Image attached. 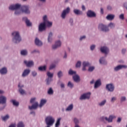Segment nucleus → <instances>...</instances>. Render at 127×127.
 Listing matches in <instances>:
<instances>
[{"instance_id": "obj_1", "label": "nucleus", "mask_w": 127, "mask_h": 127, "mask_svg": "<svg viewBox=\"0 0 127 127\" xmlns=\"http://www.w3.org/2000/svg\"><path fill=\"white\" fill-rule=\"evenodd\" d=\"M20 8H21V4L19 3L12 4L9 6V9L10 10H15L14 14H15V15L21 14Z\"/></svg>"}, {"instance_id": "obj_2", "label": "nucleus", "mask_w": 127, "mask_h": 127, "mask_svg": "<svg viewBox=\"0 0 127 127\" xmlns=\"http://www.w3.org/2000/svg\"><path fill=\"white\" fill-rule=\"evenodd\" d=\"M12 41L13 43H19L21 41L20 33L18 31H14L12 33Z\"/></svg>"}, {"instance_id": "obj_3", "label": "nucleus", "mask_w": 127, "mask_h": 127, "mask_svg": "<svg viewBox=\"0 0 127 127\" xmlns=\"http://www.w3.org/2000/svg\"><path fill=\"white\" fill-rule=\"evenodd\" d=\"M45 123L46 125H48L49 126H53L55 123V118L51 115H49L46 117L45 119Z\"/></svg>"}, {"instance_id": "obj_4", "label": "nucleus", "mask_w": 127, "mask_h": 127, "mask_svg": "<svg viewBox=\"0 0 127 127\" xmlns=\"http://www.w3.org/2000/svg\"><path fill=\"white\" fill-rule=\"evenodd\" d=\"M70 11H71V9L69 7H67L65 9L63 10L61 14L62 19H66L67 15L70 13Z\"/></svg>"}, {"instance_id": "obj_5", "label": "nucleus", "mask_w": 127, "mask_h": 127, "mask_svg": "<svg viewBox=\"0 0 127 127\" xmlns=\"http://www.w3.org/2000/svg\"><path fill=\"white\" fill-rule=\"evenodd\" d=\"M36 100V98L34 97L31 99L30 102L31 104H33L31 106H29V110H36L38 107V102H35Z\"/></svg>"}, {"instance_id": "obj_6", "label": "nucleus", "mask_w": 127, "mask_h": 127, "mask_svg": "<svg viewBox=\"0 0 127 127\" xmlns=\"http://www.w3.org/2000/svg\"><path fill=\"white\" fill-rule=\"evenodd\" d=\"M100 119L102 121H104V120H105L106 122H108L109 123H111L113 122L114 119H117V116H116V115H111L109 116V117L103 116L101 117Z\"/></svg>"}, {"instance_id": "obj_7", "label": "nucleus", "mask_w": 127, "mask_h": 127, "mask_svg": "<svg viewBox=\"0 0 127 127\" xmlns=\"http://www.w3.org/2000/svg\"><path fill=\"white\" fill-rule=\"evenodd\" d=\"M20 11L21 13H25V14H30V10L29 9V6L24 5L21 7Z\"/></svg>"}, {"instance_id": "obj_8", "label": "nucleus", "mask_w": 127, "mask_h": 127, "mask_svg": "<svg viewBox=\"0 0 127 127\" xmlns=\"http://www.w3.org/2000/svg\"><path fill=\"white\" fill-rule=\"evenodd\" d=\"M106 89L108 92L110 93H113L115 91V85L113 83H108L106 85Z\"/></svg>"}, {"instance_id": "obj_9", "label": "nucleus", "mask_w": 127, "mask_h": 127, "mask_svg": "<svg viewBox=\"0 0 127 127\" xmlns=\"http://www.w3.org/2000/svg\"><path fill=\"white\" fill-rule=\"evenodd\" d=\"M61 45H62V43L61 42V41H56L55 44L52 46V50H56V49L59 48V47H61Z\"/></svg>"}, {"instance_id": "obj_10", "label": "nucleus", "mask_w": 127, "mask_h": 127, "mask_svg": "<svg viewBox=\"0 0 127 127\" xmlns=\"http://www.w3.org/2000/svg\"><path fill=\"white\" fill-rule=\"evenodd\" d=\"M98 28L99 30L103 31L104 32H108L109 31V27H108L106 25L103 24H100L98 26Z\"/></svg>"}, {"instance_id": "obj_11", "label": "nucleus", "mask_w": 127, "mask_h": 127, "mask_svg": "<svg viewBox=\"0 0 127 127\" xmlns=\"http://www.w3.org/2000/svg\"><path fill=\"white\" fill-rule=\"evenodd\" d=\"M91 97V92H87L81 95L79 98V100H89Z\"/></svg>"}, {"instance_id": "obj_12", "label": "nucleus", "mask_w": 127, "mask_h": 127, "mask_svg": "<svg viewBox=\"0 0 127 127\" xmlns=\"http://www.w3.org/2000/svg\"><path fill=\"white\" fill-rule=\"evenodd\" d=\"M127 65H118L117 66L114 67V71L115 72H118V71H120V70H122V69H127Z\"/></svg>"}, {"instance_id": "obj_13", "label": "nucleus", "mask_w": 127, "mask_h": 127, "mask_svg": "<svg viewBox=\"0 0 127 127\" xmlns=\"http://www.w3.org/2000/svg\"><path fill=\"white\" fill-rule=\"evenodd\" d=\"M7 98L4 95L0 96V105H5Z\"/></svg>"}, {"instance_id": "obj_14", "label": "nucleus", "mask_w": 127, "mask_h": 127, "mask_svg": "<svg viewBox=\"0 0 127 127\" xmlns=\"http://www.w3.org/2000/svg\"><path fill=\"white\" fill-rule=\"evenodd\" d=\"M46 29V24L45 23H41L39 25V31L42 32Z\"/></svg>"}, {"instance_id": "obj_15", "label": "nucleus", "mask_w": 127, "mask_h": 127, "mask_svg": "<svg viewBox=\"0 0 127 127\" xmlns=\"http://www.w3.org/2000/svg\"><path fill=\"white\" fill-rule=\"evenodd\" d=\"M24 63L25 64L26 66L27 67H28L29 68H30L31 67H32V66L34 65V63L32 61H24Z\"/></svg>"}, {"instance_id": "obj_16", "label": "nucleus", "mask_w": 127, "mask_h": 127, "mask_svg": "<svg viewBox=\"0 0 127 127\" xmlns=\"http://www.w3.org/2000/svg\"><path fill=\"white\" fill-rule=\"evenodd\" d=\"M23 21H24L27 26H32V23L28 19L27 17H23L22 18Z\"/></svg>"}, {"instance_id": "obj_17", "label": "nucleus", "mask_w": 127, "mask_h": 127, "mask_svg": "<svg viewBox=\"0 0 127 127\" xmlns=\"http://www.w3.org/2000/svg\"><path fill=\"white\" fill-rule=\"evenodd\" d=\"M30 73V69L27 68L24 70L22 73V77L23 78H25V77H27L28 75Z\"/></svg>"}, {"instance_id": "obj_18", "label": "nucleus", "mask_w": 127, "mask_h": 127, "mask_svg": "<svg viewBox=\"0 0 127 127\" xmlns=\"http://www.w3.org/2000/svg\"><path fill=\"white\" fill-rule=\"evenodd\" d=\"M102 85V81L100 79H97L95 83H94V89H98V88H99V87H101Z\"/></svg>"}, {"instance_id": "obj_19", "label": "nucleus", "mask_w": 127, "mask_h": 127, "mask_svg": "<svg viewBox=\"0 0 127 127\" xmlns=\"http://www.w3.org/2000/svg\"><path fill=\"white\" fill-rule=\"evenodd\" d=\"M100 51H101L102 53H104V54H108L110 52V50L107 46H103L101 47Z\"/></svg>"}, {"instance_id": "obj_20", "label": "nucleus", "mask_w": 127, "mask_h": 127, "mask_svg": "<svg viewBox=\"0 0 127 127\" xmlns=\"http://www.w3.org/2000/svg\"><path fill=\"white\" fill-rule=\"evenodd\" d=\"M88 17H96V13H95V12L91 10H89L86 13Z\"/></svg>"}, {"instance_id": "obj_21", "label": "nucleus", "mask_w": 127, "mask_h": 127, "mask_svg": "<svg viewBox=\"0 0 127 127\" xmlns=\"http://www.w3.org/2000/svg\"><path fill=\"white\" fill-rule=\"evenodd\" d=\"M0 74L1 75H6V74H7V68L6 67H3L0 68Z\"/></svg>"}, {"instance_id": "obj_22", "label": "nucleus", "mask_w": 127, "mask_h": 127, "mask_svg": "<svg viewBox=\"0 0 127 127\" xmlns=\"http://www.w3.org/2000/svg\"><path fill=\"white\" fill-rule=\"evenodd\" d=\"M35 44H36L37 46L41 47L42 46V45H43V43H42V42L40 40H39V39H38V38H36L35 40Z\"/></svg>"}, {"instance_id": "obj_23", "label": "nucleus", "mask_w": 127, "mask_h": 127, "mask_svg": "<svg viewBox=\"0 0 127 127\" xmlns=\"http://www.w3.org/2000/svg\"><path fill=\"white\" fill-rule=\"evenodd\" d=\"M90 65V64L88 62H83L82 63V71H86L87 69L86 67H88V66Z\"/></svg>"}, {"instance_id": "obj_24", "label": "nucleus", "mask_w": 127, "mask_h": 127, "mask_svg": "<svg viewBox=\"0 0 127 127\" xmlns=\"http://www.w3.org/2000/svg\"><path fill=\"white\" fill-rule=\"evenodd\" d=\"M73 12L74 14L76 15H83V11L78 9H73Z\"/></svg>"}, {"instance_id": "obj_25", "label": "nucleus", "mask_w": 127, "mask_h": 127, "mask_svg": "<svg viewBox=\"0 0 127 127\" xmlns=\"http://www.w3.org/2000/svg\"><path fill=\"white\" fill-rule=\"evenodd\" d=\"M53 32H50L49 33V35L48 37V42L49 43H51V42H52V40H53Z\"/></svg>"}, {"instance_id": "obj_26", "label": "nucleus", "mask_w": 127, "mask_h": 127, "mask_svg": "<svg viewBox=\"0 0 127 127\" xmlns=\"http://www.w3.org/2000/svg\"><path fill=\"white\" fill-rule=\"evenodd\" d=\"M53 32H50L49 33V35L48 37V42L49 43H51V42H52V40H53Z\"/></svg>"}, {"instance_id": "obj_27", "label": "nucleus", "mask_w": 127, "mask_h": 127, "mask_svg": "<svg viewBox=\"0 0 127 127\" xmlns=\"http://www.w3.org/2000/svg\"><path fill=\"white\" fill-rule=\"evenodd\" d=\"M74 108V105L73 104H70L66 109V112H71Z\"/></svg>"}, {"instance_id": "obj_28", "label": "nucleus", "mask_w": 127, "mask_h": 127, "mask_svg": "<svg viewBox=\"0 0 127 127\" xmlns=\"http://www.w3.org/2000/svg\"><path fill=\"white\" fill-rule=\"evenodd\" d=\"M73 79L74 82H80V76L77 74H75L73 76Z\"/></svg>"}, {"instance_id": "obj_29", "label": "nucleus", "mask_w": 127, "mask_h": 127, "mask_svg": "<svg viewBox=\"0 0 127 127\" xmlns=\"http://www.w3.org/2000/svg\"><path fill=\"white\" fill-rule=\"evenodd\" d=\"M114 18H115V15L114 14H109L106 16L107 20H113Z\"/></svg>"}, {"instance_id": "obj_30", "label": "nucleus", "mask_w": 127, "mask_h": 127, "mask_svg": "<svg viewBox=\"0 0 127 127\" xmlns=\"http://www.w3.org/2000/svg\"><path fill=\"white\" fill-rule=\"evenodd\" d=\"M67 87L69 89H73L74 88V83L71 81H68L67 84Z\"/></svg>"}, {"instance_id": "obj_31", "label": "nucleus", "mask_w": 127, "mask_h": 127, "mask_svg": "<svg viewBox=\"0 0 127 127\" xmlns=\"http://www.w3.org/2000/svg\"><path fill=\"white\" fill-rule=\"evenodd\" d=\"M20 54L22 56H26L28 54V52H27V50H22L20 51Z\"/></svg>"}, {"instance_id": "obj_32", "label": "nucleus", "mask_w": 127, "mask_h": 127, "mask_svg": "<svg viewBox=\"0 0 127 127\" xmlns=\"http://www.w3.org/2000/svg\"><path fill=\"white\" fill-rule=\"evenodd\" d=\"M47 100L46 99H42L40 101V103L39 105V108H41L44 104L47 103Z\"/></svg>"}, {"instance_id": "obj_33", "label": "nucleus", "mask_w": 127, "mask_h": 127, "mask_svg": "<svg viewBox=\"0 0 127 127\" xmlns=\"http://www.w3.org/2000/svg\"><path fill=\"white\" fill-rule=\"evenodd\" d=\"M107 103V100L105 99L102 101L101 102H99L98 103V106L99 107H104L105 105H106V103Z\"/></svg>"}, {"instance_id": "obj_34", "label": "nucleus", "mask_w": 127, "mask_h": 127, "mask_svg": "<svg viewBox=\"0 0 127 127\" xmlns=\"http://www.w3.org/2000/svg\"><path fill=\"white\" fill-rule=\"evenodd\" d=\"M61 118H58L56 122L55 127H59L61 125Z\"/></svg>"}, {"instance_id": "obj_35", "label": "nucleus", "mask_w": 127, "mask_h": 127, "mask_svg": "<svg viewBox=\"0 0 127 127\" xmlns=\"http://www.w3.org/2000/svg\"><path fill=\"white\" fill-rule=\"evenodd\" d=\"M48 95H52L54 94V91H53V89L52 88H50L47 91Z\"/></svg>"}, {"instance_id": "obj_36", "label": "nucleus", "mask_w": 127, "mask_h": 127, "mask_svg": "<svg viewBox=\"0 0 127 127\" xmlns=\"http://www.w3.org/2000/svg\"><path fill=\"white\" fill-rule=\"evenodd\" d=\"M46 68H47L46 65L41 66L38 67V70L39 71H46Z\"/></svg>"}, {"instance_id": "obj_37", "label": "nucleus", "mask_w": 127, "mask_h": 127, "mask_svg": "<svg viewBox=\"0 0 127 127\" xmlns=\"http://www.w3.org/2000/svg\"><path fill=\"white\" fill-rule=\"evenodd\" d=\"M52 81H53L52 78L48 77V78L46 80L47 85H50Z\"/></svg>"}, {"instance_id": "obj_38", "label": "nucleus", "mask_w": 127, "mask_h": 127, "mask_svg": "<svg viewBox=\"0 0 127 127\" xmlns=\"http://www.w3.org/2000/svg\"><path fill=\"white\" fill-rule=\"evenodd\" d=\"M99 63L100 64H106L107 62H106V60H105V58L102 57L100 58L99 60Z\"/></svg>"}, {"instance_id": "obj_39", "label": "nucleus", "mask_w": 127, "mask_h": 127, "mask_svg": "<svg viewBox=\"0 0 127 127\" xmlns=\"http://www.w3.org/2000/svg\"><path fill=\"white\" fill-rule=\"evenodd\" d=\"M127 101V97L125 96H122L120 98V102L121 103H124Z\"/></svg>"}, {"instance_id": "obj_40", "label": "nucleus", "mask_w": 127, "mask_h": 127, "mask_svg": "<svg viewBox=\"0 0 127 127\" xmlns=\"http://www.w3.org/2000/svg\"><path fill=\"white\" fill-rule=\"evenodd\" d=\"M43 23L46 24V22L48 21V17H47V15H45L43 16Z\"/></svg>"}, {"instance_id": "obj_41", "label": "nucleus", "mask_w": 127, "mask_h": 127, "mask_svg": "<svg viewBox=\"0 0 127 127\" xmlns=\"http://www.w3.org/2000/svg\"><path fill=\"white\" fill-rule=\"evenodd\" d=\"M53 24V23H52V22H49V21H48L46 22V26L47 27H51Z\"/></svg>"}, {"instance_id": "obj_42", "label": "nucleus", "mask_w": 127, "mask_h": 127, "mask_svg": "<svg viewBox=\"0 0 127 127\" xmlns=\"http://www.w3.org/2000/svg\"><path fill=\"white\" fill-rule=\"evenodd\" d=\"M11 103H12L13 105L16 107H17L19 105V103L14 100H11Z\"/></svg>"}, {"instance_id": "obj_43", "label": "nucleus", "mask_w": 127, "mask_h": 127, "mask_svg": "<svg viewBox=\"0 0 127 127\" xmlns=\"http://www.w3.org/2000/svg\"><path fill=\"white\" fill-rule=\"evenodd\" d=\"M54 73H51L50 71H48L47 72V75L48 76V78H53V76H54Z\"/></svg>"}, {"instance_id": "obj_44", "label": "nucleus", "mask_w": 127, "mask_h": 127, "mask_svg": "<svg viewBox=\"0 0 127 127\" xmlns=\"http://www.w3.org/2000/svg\"><path fill=\"white\" fill-rule=\"evenodd\" d=\"M17 127H25L24 123L22 122H19L17 124Z\"/></svg>"}, {"instance_id": "obj_45", "label": "nucleus", "mask_w": 127, "mask_h": 127, "mask_svg": "<svg viewBox=\"0 0 127 127\" xmlns=\"http://www.w3.org/2000/svg\"><path fill=\"white\" fill-rule=\"evenodd\" d=\"M81 64L82 62H81L80 61H78L75 64L76 68H80V67H81Z\"/></svg>"}, {"instance_id": "obj_46", "label": "nucleus", "mask_w": 127, "mask_h": 127, "mask_svg": "<svg viewBox=\"0 0 127 127\" xmlns=\"http://www.w3.org/2000/svg\"><path fill=\"white\" fill-rule=\"evenodd\" d=\"M9 119V115H6L5 116L2 117V120L5 122V121H7Z\"/></svg>"}, {"instance_id": "obj_47", "label": "nucleus", "mask_w": 127, "mask_h": 127, "mask_svg": "<svg viewBox=\"0 0 127 127\" xmlns=\"http://www.w3.org/2000/svg\"><path fill=\"white\" fill-rule=\"evenodd\" d=\"M76 71H73L72 69H69L68 71V74L69 75H76Z\"/></svg>"}, {"instance_id": "obj_48", "label": "nucleus", "mask_w": 127, "mask_h": 127, "mask_svg": "<svg viewBox=\"0 0 127 127\" xmlns=\"http://www.w3.org/2000/svg\"><path fill=\"white\" fill-rule=\"evenodd\" d=\"M115 26H116V25L113 22H111L108 24V27H110V28H115Z\"/></svg>"}, {"instance_id": "obj_49", "label": "nucleus", "mask_w": 127, "mask_h": 127, "mask_svg": "<svg viewBox=\"0 0 127 127\" xmlns=\"http://www.w3.org/2000/svg\"><path fill=\"white\" fill-rule=\"evenodd\" d=\"M68 22L71 26H73V25H74V20L73 19V18H70Z\"/></svg>"}, {"instance_id": "obj_50", "label": "nucleus", "mask_w": 127, "mask_h": 127, "mask_svg": "<svg viewBox=\"0 0 127 127\" xmlns=\"http://www.w3.org/2000/svg\"><path fill=\"white\" fill-rule=\"evenodd\" d=\"M58 77L59 78H61V77H63V72H62V71H59L58 72Z\"/></svg>"}, {"instance_id": "obj_51", "label": "nucleus", "mask_w": 127, "mask_h": 127, "mask_svg": "<svg viewBox=\"0 0 127 127\" xmlns=\"http://www.w3.org/2000/svg\"><path fill=\"white\" fill-rule=\"evenodd\" d=\"M95 70V66H89L88 69V72H93Z\"/></svg>"}, {"instance_id": "obj_52", "label": "nucleus", "mask_w": 127, "mask_h": 127, "mask_svg": "<svg viewBox=\"0 0 127 127\" xmlns=\"http://www.w3.org/2000/svg\"><path fill=\"white\" fill-rule=\"evenodd\" d=\"M19 92L21 95H24V94H25V91H24L22 88L19 89Z\"/></svg>"}, {"instance_id": "obj_53", "label": "nucleus", "mask_w": 127, "mask_h": 127, "mask_svg": "<svg viewBox=\"0 0 127 127\" xmlns=\"http://www.w3.org/2000/svg\"><path fill=\"white\" fill-rule=\"evenodd\" d=\"M116 101H117V97H112L111 99L110 102L111 103H115V102H116Z\"/></svg>"}, {"instance_id": "obj_54", "label": "nucleus", "mask_w": 127, "mask_h": 127, "mask_svg": "<svg viewBox=\"0 0 127 127\" xmlns=\"http://www.w3.org/2000/svg\"><path fill=\"white\" fill-rule=\"evenodd\" d=\"M32 76L33 77H36L37 76V72L36 71L33 70L31 72Z\"/></svg>"}, {"instance_id": "obj_55", "label": "nucleus", "mask_w": 127, "mask_h": 127, "mask_svg": "<svg viewBox=\"0 0 127 127\" xmlns=\"http://www.w3.org/2000/svg\"><path fill=\"white\" fill-rule=\"evenodd\" d=\"M55 67H56V65H55V64H52L50 66L49 69L50 70H52V69H54V68H55Z\"/></svg>"}, {"instance_id": "obj_56", "label": "nucleus", "mask_w": 127, "mask_h": 127, "mask_svg": "<svg viewBox=\"0 0 127 127\" xmlns=\"http://www.w3.org/2000/svg\"><path fill=\"white\" fill-rule=\"evenodd\" d=\"M85 39H86V36H85V35L80 36V37L79 38L80 41H82L83 40H85Z\"/></svg>"}, {"instance_id": "obj_57", "label": "nucleus", "mask_w": 127, "mask_h": 127, "mask_svg": "<svg viewBox=\"0 0 127 127\" xmlns=\"http://www.w3.org/2000/svg\"><path fill=\"white\" fill-rule=\"evenodd\" d=\"M31 54H33L34 53H39V51L38 50H34L31 52Z\"/></svg>"}, {"instance_id": "obj_58", "label": "nucleus", "mask_w": 127, "mask_h": 127, "mask_svg": "<svg viewBox=\"0 0 127 127\" xmlns=\"http://www.w3.org/2000/svg\"><path fill=\"white\" fill-rule=\"evenodd\" d=\"M95 48H96V45H92L90 46V50H91V51H93Z\"/></svg>"}, {"instance_id": "obj_59", "label": "nucleus", "mask_w": 127, "mask_h": 127, "mask_svg": "<svg viewBox=\"0 0 127 127\" xmlns=\"http://www.w3.org/2000/svg\"><path fill=\"white\" fill-rule=\"evenodd\" d=\"M73 122L75 123V125H77V124H78L79 123V120H78V119L74 118L73 119Z\"/></svg>"}, {"instance_id": "obj_60", "label": "nucleus", "mask_w": 127, "mask_h": 127, "mask_svg": "<svg viewBox=\"0 0 127 127\" xmlns=\"http://www.w3.org/2000/svg\"><path fill=\"white\" fill-rule=\"evenodd\" d=\"M119 18H120V19H122V20L125 19V16H124V14H121L119 16Z\"/></svg>"}, {"instance_id": "obj_61", "label": "nucleus", "mask_w": 127, "mask_h": 127, "mask_svg": "<svg viewBox=\"0 0 127 127\" xmlns=\"http://www.w3.org/2000/svg\"><path fill=\"white\" fill-rule=\"evenodd\" d=\"M6 105H4L3 106H1L0 107V112H1V111H3L4 110V108H5Z\"/></svg>"}, {"instance_id": "obj_62", "label": "nucleus", "mask_w": 127, "mask_h": 127, "mask_svg": "<svg viewBox=\"0 0 127 127\" xmlns=\"http://www.w3.org/2000/svg\"><path fill=\"white\" fill-rule=\"evenodd\" d=\"M18 87L19 89H22V88H23L24 86L23 84H21V83H19L18 85Z\"/></svg>"}, {"instance_id": "obj_63", "label": "nucleus", "mask_w": 127, "mask_h": 127, "mask_svg": "<svg viewBox=\"0 0 127 127\" xmlns=\"http://www.w3.org/2000/svg\"><path fill=\"white\" fill-rule=\"evenodd\" d=\"M117 123H121V122H122V118L121 117H119L117 119Z\"/></svg>"}, {"instance_id": "obj_64", "label": "nucleus", "mask_w": 127, "mask_h": 127, "mask_svg": "<svg viewBox=\"0 0 127 127\" xmlns=\"http://www.w3.org/2000/svg\"><path fill=\"white\" fill-rule=\"evenodd\" d=\"M61 88L62 89H64V88H65V84L63 83L61 84Z\"/></svg>"}]
</instances>
